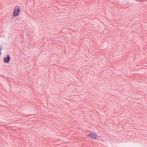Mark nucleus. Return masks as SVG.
I'll return each instance as SVG.
<instances>
[{
    "label": "nucleus",
    "mask_w": 147,
    "mask_h": 147,
    "mask_svg": "<svg viewBox=\"0 0 147 147\" xmlns=\"http://www.w3.org/2000/svg\"><path fill=\"white\" fill-rule=\"evenodd\" d=\"M3 49V47L1 45H0V56L1 54V51Z\"/></svg>",
    "instance_id": "nucleus-4"
},
{
    "label": "nucleus",
    "mask_w": 147,
    "mask_h": 147,
    "mask_svg": "<svg viewBox=\"0 0 147 147\" xmlns=\"http://www.w3.org/2000/svg\"><path fill=\"white\" fill-rule=\"evenodd\" d=\"M10 60V57L9 55H8L7 57L4 58V62L5 63H9Z\"/></svg>",
    "instance_id": "nucleus-2"
},
{
    "label": "nucleus",
    "mask_w": 147,
    "mask_h": 147,
    "mask_svg": "<svg viewBox=\"0 0 147 147\" xmlns=\"http://www.w3.org/2000/svg\"><path fill=\"white\" fill-rule=\"evenodd\" d=\"M88 136L90 137L92 139H96L97 135L95 133H90L88 135Z\"/></svg>",
    "instance_id": "nucleus-3"
},
{
    "label": "nucleus",
    "mask_w": 147,
    "mask_h": 147,
    "mask_svg": "<svg viewBox=\"0 0 147 147\" xmlns=\"http://www.w3.org/2000/svg\"><path fill=\"white\" fill-rule=\"evenodd\" d=\"M20 7L19 6H16L14 8L13 13V16L15 17L18 16L20 13Z\"/></svg>",
    "instance_id": "nucleus-1"
}]
</instances>
